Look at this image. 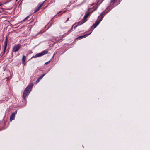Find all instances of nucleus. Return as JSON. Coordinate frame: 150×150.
<instances>
[{"label":"nucleus","instance_id":"1","mask_svg":"<svg viewBox=\"0 0 150 150\" xmlns=\"http://www.w3.org/2000/svg\"><path fill=\"white\" fill-rule=\"evenodd\" d=\"M33 83L29 84L25 89L23 94V98L25 100L26 97L29 94L33 86Z\"/></svg>","mask_w":150,"mask_h":150},{"label":"nucleus","instance_id":"2","mask_svg":"<svg viewBox=\"0 0 150 150\" xmlns=\"http://www.w3.org/2000/svg\"><path fill=\"white\" fill-rule=\"evenodd\" d=\"M48 52V51L47 50H44L41 53H38V54L33 56L32 58H35L42 56L44 55L47 54Z\"/></svg>","mask_w":150,"mask_h":150},{"label":"nucleus","instance_id":"3","mask_svg":"<svg viewBox=\"0 0 150 150\" xmlns=\"http://www.w3.org/2000/svg\"><path fill=\"white\" fill-rule=\"evenodd\" d=\"M8 39L7 36L6 37L5 41L4 42L3 47L4 48V51L2 53V56L5 53L6 49L7 48V47L8 44Z\"/></svg>","mask_w":150,"mask_h":150},{"label":"nucleus","instance_id":"4","mask_svg":"<svg viewBox=\"0 0 150 150\" xmlns=\"http://www.w3.org/2000/svg\"><path fill=\"white\" fill-rule=\"evenodd\" d=\"M117 1V0H111L110 5L108 7L107 9L109 10H110L112 9L116 5L115 4Z\"/></svg>","mask_w":150,"mask_h":150},{"label":"nucleus","instance_id":"5","mask_svg":"<svg viewBox=\"0 0 150 150\" xmlns=\"http://www.w3.org/2000/svg\"><path fill=\"white\" fill-rule=\"evenodd\" d=\"M21 47V45L19 44H15L13 48V52L18 51Z\"/></svg>","mask_w":150,"mask_h":150},{"label":"nucleus","instance_id":"6","mask_svg":"<svg viewBox=\"0 0 150 150\" xmlns=\"http://www.w3.org/2000/svg\"><path fill=\"white\" fill-rule=\"evenodd\" d=\"M102 16L100 20H99L98 21H96L95 23L93 24L92 26L91 27V29L93 30L94 28H95L97 27V26L99 24L100 21H101L102 19Z\"/></svg>","mask_w":150,"mask_h":150},{"label":"nucleus","instance_id":"7","mask_svg":"<svg viewBox=\"0 0 150 150\" xmlns=\"http://www.w3.org/2000/svg\"><path fill=\"white\" fill-rule=\"evenodd\" d=\"M89 13H89H89H86L85 14V15L83 17V18L82 20V22L80 24V25L84 23H85V22H86V21H87L86 18L89 16Z\"/></svg>","mask_w":150,"mask_h":150},{"label":"nucleus","instance_id":"8","mask_svg":"<svg viewBox=\"0 0 150 150\" xmlns=\"http://www.w3.org/2000/svg\"><path fill=\"white\" fill-rule=\"evenodd\" d=\"M91 33V32L90 33H89V34H85V35H82V36H80L79 37H78L77 38V39H79V40H80V39H81L82 38H85L87 36H88Z\"/></svg>","mask_w":150,"mask_h":150},{"label":"nucleus","instance_id":"9","mask_svg":"<svg viewBox=\"0 0 150 150\" xmlns=\"http://www.w3.org/2000/svg\"><path fill=\"white\" fill-rule=\"evenodd\" d=\"M45 74H44L43 75H42V76H40L38 78V79L37 80V81L35 83L36 84L38 83L39 82V81L40 80V79H41L43 77L45 76Z\"/></svg>","mask_w":150,"mask_h":150},{"label":"nucleus","instance_id":"10","mask_svg":"<svg viewBox=\"0 0 150 150\" xmlns=\"http://www.w3.org/2000/svg\"><path fill=\"white\" fill-rule=\"evenodd\" d=\"M15 118V113H12L10 115V120L11 122L12 120L14 119Z\"/></svg>","mask_w":150,"mask_h":150},{"label":"nucleus","instance_id":"11","mask_svg":"<svg viewBox=\"0 0 150 150\" xmlns=\"http://www.w3.org/2000/svg\"><path fill=\"white\" fill-rule=\"evenodd\" d=\"M45 1H44L42 3H39L38 6H37V7L39 8H40H40H41V7H42V6L43 4H44V2H45Z\"/></svg>","mask_w":150,"mask_h":150},{"label":"nucleus","instance_id":"12","mask_svg":"<svg viewBox=\"0 0 150 150\" xmlns=\"http://www.w3.org/2000/svg\"><path fill=\"white\" fill-rule=\"evenodd\" d=\"M26 60V57L25 56L23 55V57L22 59V62H25Z\"/></svg>","mask_w":150,"mask_h":150},{"label":"nucleus","instance_id":"13","mask_svg":"<svg viewBox=\"0 0 150 150\" xmlns=\"http://www.w3.org/2000/svg\"><path fill=\"white\" fill-rule=\"evenodd\" d=\"M40 8H38L37 6V7H36L34 10H35V11H34V13H35V12H37L39 10H40Z\"/></svg>","mask_w":150,"mask_h":150},{"label":"nucleus","instance_id":"14","mask_svg":"<svg viewBox=\"0 0 150 150\" xmlns=\"http://www.w3.org/2000/svg\"><path fill=\"white\" fill-rule=\"evenodd\" d=\"M56 41V42H61V39H59L58 38H57L55 39Z\"/></svg>","mask_w":150,"mask_h":150},{"label":"nucleus","instance_id":"15","mask_svg":"<svg viewBox=\"0 0 150 150\" xmlns=\"http://www.w3.org/2000/svg\"><path fill=\"white\" fill-rule=\"evenodd\" d=\"M30 17V16H27V17H26L23 21H26V20H27L29 17Z\"/></svg>","mask_w":150,"mask_h":150},{"label":"nucleus","instance_id":"16","mask_svg":"<svg viewBox=\"0 0 150 150\" xmlns=\"http://www.w3.org/2000/svg\"><path fill=\"white\" fill-rule=\"evenodd\" d=\"M74 25H73V26H72V27L71 28V29H70V30H69V31H68V33L67 34H67H69V33H70V32L71 30H72L73 29V26H74Z\"/></svg>","mask_w":150,"mask_h":150},{"label":"nucleus","instance_id":"17","mask_svg":"<svg viewBox=\"0 0 150 150\" xmlns=\"http://www.w3.org/2000/svg\"><path fill=\"white\" fill-rule=\"evenodd\" d=\"M98 5H97V4H96V5L95 6V7H94V8H95V10H96V9L98 7Z\"/></svg>","mask_w":150,"mask_h":150},{"label":"nucleus","instance_id":"18","mask_svg":"<svg viewBox=\"0 0 150 150\" xmlns=\"http://www.w3.org/2000/svg\"><path fill=\"white\" fill-rule=\"evenodd\" d=\"M22 64L24 65L25 66L26 64V63L25 62H22Z\"/></svg>","mask_w":150,"mask_h":150},{"label":"nucleus","instance_id":"19","mask_svg":"<svg viewBox=\"0 0 150 150\" xmlns=\"http://www.w3.org/2000/svg\"><path fill=\"white\" fill-rule=\"evenodd\" d=\"M79 25V24H78L77 25H76V26H74V29H76V28L77 27V26H78Z\"/></svg>","mask_w":150,"mask_h":150},{"label":"nucleus","instance_id":"20","mask_svg":"<svg viewBox=\"0 0 150 150\" xmlns=\"http://www.w3.org/2000/svg\"><path fill=\"white\" fill-rule=\"evenodd\" d=\"M69 20V18H67V20H66V21H65V23L67 22V21H68Z\"/></svg>","mask_w":150,"mask_h":150},{"label":"nucleus","instance_id":"21","mask_svg":"<svg viewBox=\"0 0 150 150\" xmlns=\"http://www.w3.org/2000/svg\"><path fill=\"white\" fill-rule=\"evenodd\" d=\"M49 62H50V61H48V62H46V63H45V64H47V63H48Z\"/></svg>","mask_w":150,"mask_h":150},{"label":"nucleus","instance_id":"22","mask_svg":"<svg viewBox=\"0 0 150 150\" xmlns=\"http://www.w3.org/2000/svg\"><path fill=\"white\" fill-rule=\"evenodd\" d=\"M2 5V4L1 3V2H0V6H1Z\"/></svg>","mask_w":150,"mask_h":150},{"label":"nucleus","instance_id":"23","mask_svg":"<svg viewBox=\"0 0 150 150\" xmlns=\"http://www.w3.org/2000/svg\"><path fill=\"white\" fill-rule=\"evenodd\" d=\"M62 11H59V13H59L62 12Z\"/></svg>","mask_w":150,"mask_h":150},{"label":"nucleus","instance_id":"24","mask_svg":"<svg viewBox=\"0 0 150 150\" xmlns=\"http://www.w3.org/2000/svg\"><path fill=\"white\" fill-rule=\"evenodd\" d=\"M54 55H53V57H54Z\"/></svg>","mask_w":150,"mask_h":150},{"label":"nucleus","instance_id":"25","mask_svg":"<svg viewBox=\"0 0 150 150\" xmlns=\"http://www.w3.org/2000/svg\"><path fill=\"white\" fill-rule=\"evenodd\" d=\"M103 0H102V1H103Z\"/></svg>","mask_w":150,"mask_h":150}]
</instances>
